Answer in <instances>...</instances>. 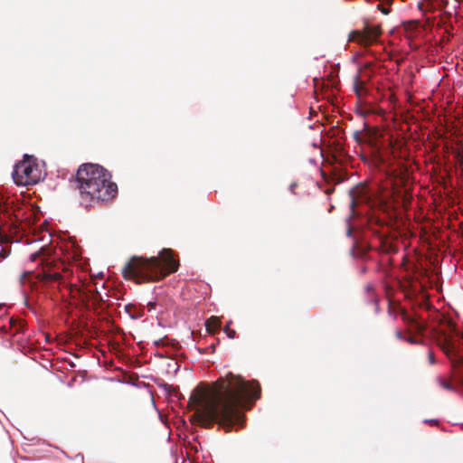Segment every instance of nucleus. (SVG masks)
Returning a JSON list of instances; mask_svg holds the SVG:
<instances>
[{
	"label": "nucleus",
	"mask_w": 463,
	"mask_h": 463,
	"mask_svg": "<svg viewBox=\"0 0 463 463\" xmlns=\"http://www.w3.org/2000/svg\"><path fill=\"white\" fill-rule=\"evenodd\" d=\"M260 396V386L257 382H249L241 375L228 373L214 382L211 390L196 388L190 396L188 406L195 409L193 417L200 426L211 428L218 423L229 432L233 426L243 425L244 414L241 408Z\"/></svg>",
	"instance_id": "obj_1"
},
{
	"label": "nucleus",
	"mask_w": 463,
	"mask_h": 463,
	"mask_svg": "<svg viewBox=\"0 0 463 463\" xmlns=\"http://www.w3.org/2000/svg\"><path fill=\"white\" fill-rule=\"evenodd\" d=\"M72 182L79 191L80 204L85 208L110 201L118 194V185L111 181L110 174L97 164L80 165Z\"/></svg>",
	"instance_id": "obj_2"
},
{
	"label": "nucleus",
	"mask_w": 463,
	"mask_h": 463,
	"mask_svg": "<svg viewBox=\"0 0 463 463\" xmlns=\"http://www.w3.org/2000/svg\"><path fill=\"white\" fill-rule=\"evenodd\" d=\"M179 261L171 249H163L156 257L133 256L122 269L126 279L137 283L158 281L177 271Z\"/></svg>",
	"instance_id": "obj_3"
},
{
	"label": "nucleus",
	"mask_w": 463,
	"mask_h": 463,
	"mask_svg": "<svg viewBox=\"0 0 463 463\" xmlns=\"http://www.w3.org/2000/svg\"><path fill=\"white\" fill-rule=\"evenodd\" d=\"M433 337L439 348L450 359L452 380L463 385V344L462 335L451 320L440 319L439 326L432 329Z\"/></svg>",
	"instance_id": "obj_4"
},
{
	"label": "nucleus",
	"mask_w": 463,
	"mask_h": 463,
	"mask_svg": "<svg viewBox=\"0 0 463 463\" xmlns=\"http://www.w3.org/2000/svg\"><path fill=\"white\" fill-rule=\"evenodd\" d=\"M13 178L18 185L34 184L41 179V170L37 164L25 159L15 165Z\"/></svg>",
	"instance_id": "obj_5"
},
{
	"label": "nucleus",
	"mask_w": 463,
	"mask_h": 463,
	"mask_svg": "<svg viewBox=\"0 0 463 463\" xmlns=\"http://www.w3.org/2000/svg\"><path fill=\"white\" fill-rule=\"evenodd\" d=\"M382 33L380 24H366L362 30L351 31L348 35L349 42H355L360 45L367 47L377 41Z\"/></svg>",
	"instance_id": "obj_6"
},
{
	"label": "nucleus",
	"mask_w": 463,
	"mask_h": 463,
	"mask_svg": "<svg viewBox=\"0 0 463 463\" xmlns=\"http://www.w3.org/2000/svg\"><path fill=\"white\" fill-rule=\"evenodd\" d=\"M71 274V270L67 268H63L62 272H60L59 270L52 271L51 269H43L36 278L43 282L59 281L60 284H63L69 279Z\"/></svg>",
	"instance_id": "obj_7"
},
{
	"label": "nucleus",
	"mask_w": 463,
	"mask_h": 463,
	"mask_svg": "<svg viewBox=\"0 0 463 463\" xmlns=\"http://www.w3.org/2000/svg\"><path fill=\"white\" fill-rule=\"evenodd\" d=\"M379 241L380 244L377 247V250L380 253L394 254L398 252L399 247L392 240L389 239L388 237H381Z\"/></svg>",
	"instance_id": "obj_8"
},
{
	"label": "nucleus",
	"mask_w": 463,
	"mask_h": 463,
	"mask_svg": "<svg viewBox=\"0 0 463 463\" xmlns=\"http://www.w3.org/2000/svg\"><path fill=\"white\" fill-rule=\"evenodd\" d=\"M20 283L23 288V293L26 297L29 291H33L37 287V282L32 279L31 272H24L21 275Z\"/></svg>",
	"instance_id": "obj_9"
},
{
	"label": "nucleus",
	"mask_w": 463,
	"mask_h": 463,
	"mask_svg": "<svg viewBox=\"0 0 463 463\" xmlns=\"http://www.w3.org/2000/svg\"><path fill=\"white\" fill-rule=\"evenodd\" d=\"M402 318L411 328L414 329L418 333H423L426 329V326L423 323L418 321L405 311L402 312Z\"/></svg>",
	"instance_id": "obj_10"
},
{
	"label": "nucleus",
	"mask_w": 463,
	"mask_h": 463,
	"mask_svg": "<svg viewBox=\"0 0 463 463\" xmlns=\"http://www.w3.org/2000/svg\"><path fill=\"white\" fill-rule=\"evenodd\" d=\"M354 90L359 99H362L366 96L368 90L365 87V83L360 80V76L356 75L354 81Z\"/></svg>",
	"instance_id": "obj_11"
},
{
	"label": "nucleus",
	"mask_w": 463,
	"mask_h": 463,
	"mask_svg": "<svg viewBox=\"0 0 463 463\" xmlns=\"http://www.w3.org/2000/svg\"><path fill=\"white\" fill-rule=\"evenodd\" d=\"M365 185L360 184L355 186L353 190L350 191V196H351V205L352 207H354L358 203L359 197L365 195Z\"/></svg>",
	"instance_id": "obj_12"
},
{
	"label": "nucleus",
	"mask_w": 463,
	"mask_h": 463,
	"mask_svg": "<svg viewBox=\"0 0 463 463\" xmlns=\"http://www.w3.org/2000/svg\"><path fill=\"white\" fill-rule=\"evenodd\" d=\"M221 326V321L218 317H211L210 318H208L205 322V327H206V330L210 333V334H214L218 328Z\"/></svg>",
	"instance_id": "obj_13"
},
{
	"label": "nucleus",
	"mask_w": 463,
	"mask_h": 463,
	"mask_svg": "<svg viewBox=\"0 0 463 463\" xmlns=\"http://www.w3.org/2000/svg\"><path fill=\"white\" fill-rule=\"evenodd\" d=\"M125 310L132 318H137L139 317L137 314V309L135 305L133 304H128L125 306Z\"/></svg>",
	"instance_id": "obj_14"
},
{
	"label": "nucleus",
	"mask_w": 463,
	"mask_h": 463,
	"mask_svg": "<svg viewBox=\"0 0 463 463\" xmlns=\"http://www.w3.org/2000/svg\"><path fill=\"white\" fill-rule=\"evenodd\" d=\"M89 293L90 294V298L91 299L95 302V303H98L99 301H102V296L100 295V293L95 289L93 291L91 290H89Z\"/></svg>",
	"instance_id": "obj_15"
},
{
	"label": "nucleus",
	"mask_w": 463,
	"mask_h": 463,
	"mask_svg": "<svg viewBox=\"0 0 463 463\" xmlns=\"http://www.w3.org/2000/svg\"><path fill=\"white\" fill-rule=\"evenodd\" d=\"M231 323L232 322L227 323V325L224 326L223 330L229 338H234L236 335V331L230 327Z\"/></svg>",
	"instance_id": "obj_16"
},
{
	"label": "nucleus",
	"mask_w": 463,
	"mask_h": 463,
	"mask_svg": "<svg viewBox=\"0 0 463 463\" xmlns=\"http://www.w3.org/2000/svg\"><path fill=\"white\" fill-rule=\"evenodd\" d=\"M439 384H440L444 389L449 390V391H452V390H454L453 385H452L450 383L447 382L446 380H444V379H439Z\"/></svg>",
	"instance_id": "obj_17"
},
{
	"label": "nucleus",
	"mask_w": 463,
	"mask_h": 463,
	"mask_svg": "<svg viewBox=\"0 0 463 463\" xmlns=\"http://www.w3.org/2000/svg\"><path fill=\"white\" fill-rule=\"evenodd\" d=\"M9 324H10V328H11V329H12L14 326H24V321H22V320H17V319H14V318H10V320H9Z\"/></svg>",
	"instance_id": "obj_18"
},
{
	"label": "nucleus",
	"mask_w": 463,
	"mask_h": 463,
	"mask_svg": "<svg viewBox=\"0 0 463 463\" xmlns=\"http://www.w3.org/2000/svg\"><path fill=\"white\" fill-rule=\"evenodd\" d=\"M9 250L5 249H1L0 250V262L5 260L9 255Z\"/></svg>",
	"instance_id": "obj_19"
},
{
	"label": "nucleus",
	"mask_w": 463,
	"mask_h": 463,
	"mask_svg": "<svg viewBox=\"0 0 463 463\" xmlns=\"http://www.w3.org/2000/svg\"><path fill=\"white\" fill-rule=\"evenodd\" d=\"M404 340L408 341L411 344H418L419 343V341L413 336L405 337Z\"/></svg>",
	"instance_id": "obj_20"
},
{
	"label": "nucleus",
	"mask_w": 463,
	"mask_h": 463,
	"mask_svg": "<svg viewBox=\"0 0 463 463\" xmlns=\"http://www.w3.org/2000/svg\"><path fill=\"white\" fill-rule=\"evenodd\" d=\"M24 326H14L12 330H14L13 334H17V333H20L22 331Z\"/></svg>",
	"instance_id": "obj_21"
},
{
	"label": "nucleus",
	"mask_w": 463,
	"mask_h": 463,
	"mask_svg": "<svg viewBox=\"0 0 463 463\" xmlns=\"http://www.w3.org/2000/svg\"><path fill=\"white\" fill-rule=\"evenodd\" d=\"M395 335H396V337H397L398 339H400V340H404V339H405V337L403 336V334H402V331H400V330H397V331L395 332Z\"/></svg>",
	"instance_id": "obj_22"
},
{
	"label": "nucleus",
	"mask_w": 463,
	"mask_h": 463,
	"mask_svg": "<svg viewBox=\"0 0 463 463\" xmlns=\"http://www.w3.org/2000/svg\"><path fill=\"white\" fill-rule=\"evenodd\" d=\"M429 360L431 364H435L434 354L431 351L429 352Z\"/></svg>",
	"instance_id": "obj_23"
},
{
	"label": "nucleus",
	"mask_w": 463,
	"mask_h": 463,
	"mask_svg": "<svg viewBox=\"0 0 463 463\" xmlns=\"http://www.w3.org/2000/svg\"><path fill=\"white\" fill-rule=\"evenodd\" d=\"M69 287H70L71 293H72L74 289L80 292V289L78 288L76 285L70 284Z\"/></svg>",
	"instance_id": "obj_24"
},
{
	"label": "nucleus",
	"mask_w": 463,
	"mask_h": 463,
	"mask_svg": "<svg viewBox=\"0 0 463 463\" xmlns=\"http://www.w3.org/2000/svg\"><path fill=\"white\" fill-rule=\"evenodd\" d=\"M147 307H148V310H152L156 307V303L155 302H148L147 303Z\"/></svg>",
	"instance_id": "obj_25"
},
{
	"label": "nucleus",
	"mask_w": 463,
	"mask_h": 463,
	"mask_svg": "<svg viewBox=\"0 0 463 463\" xmlns=\"http://www.w3.org/2000/svg\"><path fill=\"white\" fill-rule=\"evenodd\" d=\"M368 250H369L368 248L361 249V257H364L366 255V253L368 252Z\"/></svg>",
	"instance_id": "obj_26"
},
{
	"label": "nucleus",
	"mask_w": 463,
	"mask_h": 463,
	"mask_svg": "<svg viewBox=\"0 0 463 463\" xmlns=\"http://www.w3.org/2000/svg\"><path fill=\"white\" fill-rule=\"evenodd\" d=\"M365 290H366L368 293H372V291H373V288H372V286H370V285L366 286V287H365Z\"/></svg>",
	"instance_id": "obj_27"
},
{
	"label": "nucleus",
	"mask_w": 463,
	"mask_h": 463,
	"mask_svg": "<svg viewBox=\"0 0 463 463\" xmlns=\"http://www.w3.org/2000/svg\"><path fill=\"white\" fill-rule=\"evenodd\" d=\"M426 422H430V423H434V424L438 423V421L435 420H426Z\"/></svg>",
	"instance_id": "obj_28"
}]
</instances>
